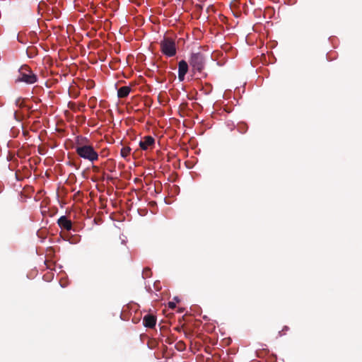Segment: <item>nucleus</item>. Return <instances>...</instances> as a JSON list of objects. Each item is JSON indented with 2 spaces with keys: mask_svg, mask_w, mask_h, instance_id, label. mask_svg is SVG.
Here are the masks:
<instances>
[{
  "mask_svg": "<svg viewBox=\"0 0 362 362\" xmlns=\"http://www.w3.org/2000/svg\"><path fill=\"white\" fill-rule=\"evenodd\" d=\"M78 156L91 163L98 160V153L86 137L77 136L74 146Z\"/></svg>",
  "mask_w": 362,
  "mask_h": 362,
  "instance_id": "1",
  "label": "nucleus"
},
{
  "mask_svg": "<svg viewBox=\"0 0 362 362\" xmlns=\"http://www.w3.org/2000/svg\"><path fill=\"white\" fill-rule=\"evenodd\" d=\"M160 47L161 52L168 57H172L176 54L175 42L172 38L164 37L160 42Z\"/></svg>",
  "mask_w": 362,
  "mask_h": 362,
  "instance_id": "2",
  "label": "nucleus"
},
{
  "mask_svg": "<svg viewBox=\"0 0 362 362\" xmlns=\"http://www.w3.org/2000/svg\"><path fill=\"white\" fill-rule=\"evenodd\" d=\"M19 76L16 81L25 82L28 84H33L37 80V76L32 71L28 65H23L19 69Z\"/></svg>",
  "mask_w": 362,
  "mask_h": 362,
  "instance_id": "3",
  "label": "nucleus"
},
{
  "mask_svg": "<svg viewBox=\"0 0 362 362\" xmlns=\"http://www.w3.org/2000/svg\"><path fill=\"white\" fill-rule=\"evenodd\" d=\"M193 71L201 73L204 69L205 59L204 54L201 52L192 53L189 60Z\"/></svg>",
  "mask_w": 362,
  "mask_h": 362,
  "instance_id": "4",
  "label": "nucleus"
},
{
  "mask_svg": "<svg viewBox=\"0 0 362 362\" xmlns=\"http://www.w3.org/2000/svg\"><path fill=\"white\" fill-rule=\"evenodd\" d=\"M154 146L155 139L151 136H144L139 142V146L144 151L152 149Z\"/></svg>",
  "mask_w": 362,
  "mask_h": 362,
  "instance_id": "5",
  "label": "nucleus"
},
{
  "mask_svg": "<svg viewBox=\"0 0 362 362\" xmlns=\"http://www.w3.org/2000/svg\"><path fill=\"white\" fill-rule=\"evenodd\" d=\"M189 69V66L185 60H181L178 63V78L180 81H183L185 79V76L187 73Z\"/></svg>",
  "mask_w": 362,
  "mask_h": 362,
  "instance_id": "6",
  "label": "nucleus"
},
{
  "mask_svg": "<svg viewBox=\"0 0 362 362\" xmlns=\"http://www.w3.org/2000/svg\"><path fill=\"white\" fill-rule=\"evenodd\" d=\"M57 224L64 230H70L72 228V222L66 216H62L57 220Z\"/></svg>",
  "mask_w": 362,
  "mask_h": 362,
  "instance_id": "7",
  "label": "nucleus"
},
{
  "mask_svg": "<svg viewBox=\"0 0 362 362\" xmlns=\"http://www.w3.org/2000/svg\"><path fill=\"white\" fill-rule=\"evenodd\" d=\"M143 324L146 327L153 328L156 324V318L153 315H146L144 317Z\"/></svg>",
  "mask_w": 362,
  "mask_h": 362,
  "instance_id": "8",
  "label": "nucleus"
},
{
  "mask_svg": "<svg viewBox=\"0 0 362 362\" xmlns=\"http://www.w3.org/2000/svg\"><path fill=\"white\" fill-rule=\"evenodd\" d=\"M131 91L129 86H122L117 90V96L119 98H124L128 96Z\"/></svg>",
  "mask_w": 362,
  "mask_h": 362,
  "instance_id": "9",
  "label": "nucleus"
},
{
  "mask_svg": "<svg viewBox=\"0 0 362 362\" xmlns=\"http://www.w3.org/2000/svg\"><path fill=\"white\" fill-rule=\"evenodd\" d=\"M201 91L204 95H209L212 91V86L210 83H205L204 86H202Z\"/></svg>",
  "mask_w": 362,
  "mask_h": 362,
  "instance_id": "10",
  "label": "nucleus"
},
{
  "mask_svg": "<svg viewBox=\"0 0 362 362\" xmlns=\"http://www.w3.org/2000/svg\"><path fill=\"white\" fill-rule=\"evenodd\" d=\"M237 128L239 132L244 134L247 132L248 127L245 123L242 122L238 124Z\"/></svg>",
  "mask_w": 362,
  "mask_h": 362,
  "instance_id": "11",
  "label": "nucleus"
},
{
  "mask_svg": "<svg viewBox=\"0 0 362 362\" xmlns=\"http://www.w3.org/2000/svg\"><path fill=\"white\" fill-rule=\"evenodd\" d=\"M131 152V148L129 146L123 147L121 149L120 154L123 158H127Z\"/></svg>",
  "mask_w": 362,
  "mask_h": 362,
  "instance_id": "12",
  "label": "nucleus"
},
{
  "mask_svg": "<svg viewBox=\"0 0 362 362\" xmlns=\"http://www.w3.org/2000/svg\"><path fill=\"white\" fill-rule=\"evenodd\" d=\"M289 330V327L288 326H284L281 331L279 332V337H283L286 334L287 332Z\"/></svg>",
  "mask_w": 362,
  "mask_h": 362,
  "instance_id": "13",
  "label": "nucleus"
},
{
  "mask_svg": "<svg viewBox=\"0 0 362 362\" xmlns=\"http://www.w3.org/2000/svg\"><path fill=\"white\" fill-rule=\"evenodd\" d=\"M144 278H149L151 276V271L149 268H145L143 270Z\"/></svg>",
  "mask_w": 362,
  "mask_h": 362,
  "instance_id": "14",
  "label": "nucleus"
},
{
  "mask_svg": "<svg viewBox=\"0 0 362 362\" xmlns=\"http://www.w3.org/2000/svg\"><path fill=\"white\" fill-rule=\"evenodd\" d=\"M15 103L16 106H18L20 107L23 105V101L21 98L16 99Z\"/></svg>",
  "mask_w": 362,
  "mask_h": 362,
  "instance_id": "15",
  "label": "nucleus"
},
{
  "mask_svg": "<svg viewBox=\"0 0 362 362\" xmlns=\"http://www.w3.org/2000/svg\"><path fill=\"white\" fill-rule=\"evenodd\" d=\"M175 303L174 302H169L168 303V307L171 309H173L175 308Z\"/></svg>",
  "mask_w": 362,
  "mask_h": 362,
  "instance_id": "16",
  "label": "nucleus"
},
{
  "mask_svg": "<svg viewBox=\"0 0 362 362\" xmlns=\"http://www.w3.org/2000/svg\"><path fill=\"white\" fill-rule=\"evenodd\" d=\"M182 329V327H177L175 328V329L177 330V332H180Z\"/></svg>",
  "mask_w": 362,
  "mask_h": 362,
  "instance_id": "17",
  "label": "nucleus"
},
{
  "mask_svg": "<svg viewBox=\"0 0 362 362\" xmlns=\"http://www.w3.org/2000/svg\"><path fill=\"white\" fill-rule=\"evenodd\" d=\"M45 213V210H42V214H44Z\"/></svg>",
  "mask_w": 362,
  "mask_h": 362,
  "instance_id": "18",
  "label": "nucleus"
}]
</instances>
